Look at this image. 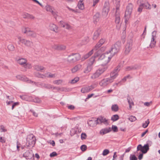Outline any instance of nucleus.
<instances>
[{
	"instance_id": "nucleus-63",
	"label": "nucleus",
	"mask_w": 160,
	"mask_h": 160,
	"mask_svg": "<svg viewBox=\"0 0 160 160\" xmlns=\"http://www.w3.org/2000/svg\"><path fill=\"white\" fill-rule=\"evenodd\" d=\"M67 8H68V10H69V11H72V12H77V11L75 9H72V8H69V7H68V6H67Z\"/></svg>"
},
{
	"instance_id": "nucleus-60",
	"label": "nucleus",
	"mask_w": 160,
	"mask_h": 160,
	"mask_svg": "<svg viewBox=\"0 0 160 160\" xmlns=\"http://www.w3.org/2000/svg\"><path fill=\"white\" fill-rule=\"evenodd\" d=\"M19 104V103L18 102L14 103L12 105V109L13 110L15 107L18 106Z\"/></svg>"
},
{
	"instance_id": "nucleus-12",
	"label": "nucleus",
	"mask_w": 160,
	"mask_h": 160,
	"mask_svg": "<svg viewBox=\"0 0 160 160\" xmlns=\"http://www.w3.org/2000/svg\"><path fill=\"white\" fill-rule=\"evenodd\" d=\"M132 41L131 40L128 42L125 47L124 52L126 54H128L132 48Z\"/></svg>"
},
{
	"instance_id": "nucleus-46",
	"label": "nucleus",
	"mask_w": 160,
	"mask_h": 160,
	"mask_svg": "<svg viewBox=\"0 0 160 160\" xmlns=\"http://www.w3.org/2000/svg\"><path fill=\"white\" fill-rule=\"evenodd\" d=\"M23 82H25L27 83H29V82L30 81V79H29L28 78L26 77L25 76H24V78H23Z\"/></svg>"
},
{
	"instance_id": "nucleus-42",
	"label": "nucleus",
	"mask_w": 160,
	"mask_h": 160,
	"mask_svg": "<svg viewBox=\"0 0 160 160\" xmlns=\"http://www.w3.org/2000/svg\"><path fill=\"white\" fill-rule=\"evenodd\" d=\"M24 77V75H18L16 76V78L17 79L23 81Z\"/></svg>"
},
{
	"instance_id": "nucleus-47",
	"label": "nucleus",
	"mask_w": 160,
	"mask_h": 160,
	"mask_svg": "<svg viewBox=\"0 0 160 160\" xmlns=\"http://www.w3.org/2000/svg\"><path fill=\"white\" fill-rule=\"evenodd\" d=\"M109 152V150L108 149H106L103 150L102 154L103 156H106L108 154Z\"/></svg>"
},
{
	"instance_id": "nucleus-22",
	"label": "nucleus",
	"mask_w": 160,
	"mask_h": 160,
	"mask_svg": "<svg viewBox=\"0 0 160 160\" xmlns=\"http://www.w3.org/2000/svg\"><path fill=\"white\" fill-rule=\"evenodd\" d=\"M100 15L99 13H96L93 17V22L95 24H96L100 19Z\"/></svg>"
},
{
	"instance_id": "nucleus-23",
	"label": "nucleus",
	"mask_w": 160,
	"mask_h": 160,
	"mask_svg": "<svg viewBox=\"0 0 160 160\" xmlns=\"http://www.w3.org/2000/svg\"><path fill=\"white\" fill-rule=\"evenodd\" d=\"M101 33V30L100 29H98L96 31H95L93 37V40H96L97 39L100 34Z\"/></svg>"
},
{
	"instance_id": "nucleus-29",
	"label": "nucleus",
	"mask_w": 160,
	"mask_h": 160,
	"mask_svg": "<svg viewBox=\"0 0 160 160\" xmlns=\"http://www.w3.org/2000/svg\"><path fill=\"white\" fill-rule=\"evenodd\" d=\"M22 44L27 46L31 47L33 45V42L30 41L25 39Z\"/></svg>"
},
{
	"instance_id": "nucleus-64",
	"label": "nucleus",
	"mask_w": 160,
	"mask_h": 160,
	"mask_svg": "<svg viewBox=\"0 0 160 160\" xmlns=\"http://www.w3.org/2000/svg\"><path fill=\"white\" fill-rule=\"evenodd\" d=\"M76 128L78 129V131L79 133L80 132H81V129L79 127V125H77L76 126Z\"/></svg>"
},
{
	"instance_id": "nucleus-1",
	"label": "nucleus",
	"mask_w": 160,
	"mask_h": 160,
	"mask_svg": "<svg viewBox=\"0 0 160 160\" xmlns=\"http://www.w3.org/2000/svg\"><path fill=\"white\" fill-rule=\"evenodd\" d=\"M121 43L120 42H117L111 48V50L109 53H105L102 54L99 59L102 60V62L104 64L108 63L111 60L112 57H110L109 54H111L112 56L117 53L119 51L121 47Z\"/></svg>"
},
{
	"instance_id": "nucleus-40",
	"label": "nucleus",
	"mask_w": 160,
	"mask_h": 160,
	"mask_svg": "<svg viewBox=\"0 0 160 160\" xmlns=\"http://www.w3.org/2000/svg\"><path fill=\"white\" fill-rule=\"evenodd\" d=\"M8 49L10 51H13L15 49L14 46L12 44H9L8 47Z\"/></svg>"
},
{
	"instance_id": "nucleus-28",
	"label": "nucleus",
	"mask_w": 160,
	"mask_h": 160,
	"mask_svg": "<svg viewBox=\"0 0 160 160\" xmlns=\"http://www.w3.org/2000/svg\"><path fill=\"white\" fill-rule=\"evenodd\" d=\"M82 67V65L80 64H78L76 65L75 67L71 69V71L72 73L76 72L80 69Z\"/></svg>"
},
{
	"instance_id": "nucleus-20",
	"label": "nucleus",
	"mask_w": 160,
	"mask_h": 160,
	"mask_svg": "<svg viewBox=\"0 0 160 160\" xmlns=\"http://www.w3.org/2000/svg\"><path fill=\"white\" fill-rule=\"evenodd\" d=\"M98 56V55L97 54V53H95L93 56L92 57L89 59V62L88 64L92 66L93 64L95 62V58L96 57Z\"/></svg>"
},
{
	"instance_id": "nucleus-54",
	"label": "nucleus",
	"mask_w": 160,
	"mask_h": 160,
	"mask_svg": "<svg viewBox=\"0 0 160 160\" xmlns=\"http://www.w3.org/2000/svg\"><path fill=\"white\" fill-rule=\"evenodd\" d=\"M30 82H29L28 83H31L33 85H35L37 86H38V85H40V84H39L38 83L36 82L32 81L31 80H30Z\"/></svg>"
},
{
	"instance_id": "nucleus-33",
	"label": "nucleus",
	"mask_w": 160,
	"mask_h": 160,
	"mask_svg": "<svg viewBox=\"0 0 160 160\" xmlns=\"http://www.w3.org/2000/svg\"><path fill=\"white\" fill-rule=\"evenodd\" d=\"M142 152L144 153H146L149 149V145L148 144L144 145L142 148Z\"/></svg>"
},
{
	"instance_id": "nucleus-8",
	"label": "nucleus",
	"mask_w": 160,
	"mask_h": 160,
	"mask_svg": "<svg viewBox=\"0 0 160 160\" xmlns=\"http://www.w3.org/2000/svg\"><path fill=\"white\" fill-rule=\"evenodd\" d=\"M112 82L111 80L108 78H104L102 79L99 82V84L101 87H105L109 84Z\"/></svg>"
},
{
	"instance_id": "nucleus-4",
	"label": "nucleus",
	"mask_w": 160,
	"mask_h": 160,
	"mask_svg": "<svg viewBox=\"0 0 160 160\" xmlns=\"http://www.w3.org/2000/svg\"><path fill=\"white\" fill-rule=\"evenodd\" d=\"M80 58L81 55L79 53H72L68 56L67 61L69 63L73 64L79 60Z\"/></svg>"
},
{
	"instance_id": "nucleus-56",
	"label": "nucleus",
	"mask_w": 160,
	"mask_h": 160,
	"mask_svg": "<svg viewBox=\"0 0 160 160\" xmlns=\"http://www.w3.org/2000/svg\"><path fill=\"white\" fill-rule=\"evenodd\" d=\"M29 14L27 13H24L22 15V17L24 18H28Z\"/></svg>"
},
{
	"instance_id": "nucleus-52",
	"label": "nucleus",
	"mask_w": 160,
	"mask_h": 160,
	"mask_svg": "<svg viewBox=\"0 0 160 160\" xmlns=\"http://www.w3.org/2000/svg\"><path fill=\"white\" fill-rule=\"evenodd\" d=\"M53 16L55 18L58 16V12L57 11H53L51 12Z\"/></svg>"
},
{
	"instance_id": "nucleus-30",
	"label": "nucleus",
	"mask_w": 160,
	"mask_h": 160,
	"mask_svg": "<svg viewBox=\"0 0 160 160\" xmlns=\"http://www.w3.org/2000/svg\"><path fill=\"white\" fill-rule=\"evenodd\" d=\"M155 36L153 35H152V37L151 39V42L150 45V46L151 48L155 46L156 42L155 41Z\"/></svg>"
},
{
	"instance_id": "nucleus-24",
	"label": "nucleus",
	"mask_w": 160,
	"mask_h": 160,
	"mask_svg": "<svg viewBox=\"0 0 160 160\" xmlns=\"http://www.w3.org/2000/svg\"><path fill=\"white\" fill-rule=\"evenodd\" d=\"M93 53V50H92L88 53L85 54L82 57V58H81L82 60V61H84L87 59L89 57H90Z\"/></svg>"
},
{
	"instance_id": "nucleus-18",
	"label": "nucleus",
	"mask_w": 160,
	"mask_h": 160,
	"mask_svg": "<svg viewBox=\"0 0 160 160\" xmlns=\"http://www.w3.org/2000/svg\"><path fill=\"white\" fill-rule=\"evenodd\" d=\"M61 27L68 30H71L72 29V27L68 23H65L62 21L60 22Z\"/></svg>"
},
{
	"instance_id": "nucleus-34",
	"label": "nucleus",
	"mask_w": 160,
	"mask_h": 160,
	"mask_svg": "<svg viewBox=\"0 0 160 160\" xmlns=\"http://www.w3.org/2000/svg\"><path fill=\"white\" fill-rule=\"evenodd\" d=\"M45 9L47 11L51 13L53 11V8L52 6L47 5L45 7Z\"/></svg>"
},
{
	"instance_id": "nucleus-27",
	"label": "nucleus",
	"mask_w": 160,
	"mask_h": 160,
	"mask_svg": "<svg viewBox=\"0 0 160 160\" xmlns=\"http://www.w3.org/2000/svg\"><path fill=\"white\" fill-rule=\"evenodd\" d=\"M34 69L37 71L42 72V70H45V68L42 66L37 65L34 66Z\"/></svg>"
},
{
	"instance_id": "nucleus-17",
	"label": "nucleus",
	"mask_w": 160,
	"mask_h": 160,
	"mask_svg": "<svg viewBox=\"0 0 160 160\" xmlns=\"http://www.w3.org/2000/svg\"><path fill=\"white\" fill-rule=\"evenodd\" d=\"M52 48L58 50H65L66 48L65 46L61 44H55L52 46Z\"/></svg>"
},
{
	"instance_id": "nucleus-7",
	"label": "nucleus",
	"mask_w": 160,
	"mask_h": 160,
	"mask_svg": "<svg viewBox=\"0 0 160 160\" xmlns=\"http://www.w3.org/2000/svg\"><path fill=\"white\" fill-rule=\"evenodd\" d=\"M120 66H118L114 70L112 71L110 74V77L108 78L111 80V82H113L114 80L118 75V72L120 70Z\"/></svg>"
},
{
	"instance_id": "nucleus-43",
	"label": "nucleus",
	"mask_w": 160,
	"mask_h": 160,
	"mask_svg": "<svg viewBox=\"0 0 160 160\" xmlns=\"http://www.w3.org/2000/svg\"><path fill=\"white\" fill-rule=\"evenodd\" d=\"M128 102L129 104L130 109H131L132 107V106L134 105L133 102L132 100H130L128 98Z\"/></svg>"
},
{
	"instance_id": "nucleus-15",
	"label": "nucleus",
	"mask_w": 160,
	"mask_h": 160,
	"mask_svg": "<svg viewBox=\"0 0 160 160\" xmlns=\"http://www.w3.org/2000/svg\"><path fill=\"white\" fill-rule=\"evenodd\" d=\"M58 27L53 23H50L48 26V29L56 33L58 32Z\"/></svg>"
},
{
	"instance_id": "nucleus-5",
	"label": "nucleus",
	"mask_w": 160,
	"mask_h": 160,
	"mask_svg": "<svg viewBox=\"0 0 160 160\" xmlns=\"http://www.w3.org/2000/svg\"><path fill=\"white\" fill-rule=\"evenodd\" d=\"M17 63L26 69H30L32 68V64L27 62V60L25 58H21L17 60Z\"/></svg>"
},
{
	"instance_id": "nucleus-37",
	"label": "nucleus",
	"mask_w": 160,
	"mask_h": 160,
	"mask_svg": "<svg viewBox=\"0 0 160 160\" xmlns=\"http://www.w3.org/2000/svg\"><path fill=\"white\" fill-rule=\"evenodd\" d=\"M63 82V80L62 79H59L54 80L53 81V83L56 85H59L61 84Z\"/></svg>"
},
{
	"instance_id": "nucleus-45",
	"label": "nucleus",
	"mask_w": 160,
	"mask_h": 160,
	"mask_svg": "<svg viewBox=\"0 0 160 160\" xmlns=\"http://www.w3.org/2000/svg\"><path fill=\"white\" fill-rule=\"evenodd\" d=\"M132 78V77L130 75H128L127 76L124 77L123 78H122V81L123 82H125L127 79H130Z\"/></svg>"
},
{
	"instance_id": "nucleus-49",
	"label": "nucleus",
	"mask_w": 160,
	"mask_h": 160,
	"mask_svg": "<svg viewBox=\"0 0 160 160\" xmlns=\"http://www.w3.org/2000/svg\"><path fill=\"white\" fill-rule=\"evenodd\" d=\"M101 46L98 43L96 44L93 49L92 50H93V51H97L99 48L101 47Z\"/></svg>"
},
{
	"instance_id": "nucleus-58",
	"label": "nucleus",
	"mask_w": 160,
	"mask_h": 160,
	"mask_svg": "<svg viewBox=\"0 0 160 160\" xmlns=\"http://www.w3.org/2000/svg\"><path fill=\"white\" fill-rule=\"evenodd\" d=\"M18 38L19 40V42H21L22 44L25 39L22 38L19 36L18 37Z\"/></svg>"
},
{
	"instance_id": "nucleus-21",
	"label": "nucleus",
	"mask_w": 160,
	"mask_h": 160,
	"mask_svg": "<svg viewBox=\"0 0 160 160\" xmlns=\"http://www.w3.org/2000/svg\"><path fill=\"white\" fill-rule=\"evenodd\" d=\"M115 22L117 24V27L119 28L121 23L119 14H116L115 16Z\"/></svg>"
},
{
	"instance_id": "nucleus-35",
	"label": "nucleus",
	"mask_w": 160,
	"mask_h": 160,
	"mask_svg": "<svg viewBox=\"0 0 160 160\" xmlns=\"http://www.w3.org/2000/svg\"><path fill=\"white\" fill-rule=\"evenodd\" d=\"M79 78L78 77H76L74 79L69 81V82L71 84H74L79 81Z\"/></svg>"
},
{
	"instance_id": "nucleus-19",
	"label": "nucleus",
	"mask_w": 160,
	"mask_h": 160,
	"mask_svg": "<svg viewBox=\"0 0 160 160\" xmlns=\"http://www.w3.org/2000/svg\"><path fill=\"white\" fill-rule=\"evenodd\" d=\"M111 131V128H105L102 129L99 132V133L102 135H103Z\"/></svg>"
},
{
	"instance_id": "nucleus-55",
	"label": "nucleus",
	"mask_w": 160,
	"mask_h": 160,
	"mask_svg": "<svg viewBox=\"0 0 160 160\" xmlns=\"http://www.w3.org/2000/svg\"><path fill=\"white\" fill-rule=\"evenodd\" d=\"M33 101L34 102L38 103H40L41 102V100L38 97L35 98L34 99H33Z\"/></svg>"
},
{
	"instance_id": "nucleus-36",
	"label": "nucleus",
	"mask_w": 160,
	"mask_h": 160,
	"mask_svg": "<svg viewBox=\"0 0 160 160\" xmlns=\"http://www.w3.org/2000/svg\"><path fill=\"white\" fill-rule=\"evenodd\" d=\"M111 109L112 111L117 112L118 110V107L117 105L114 104L112 105L111 107Z\"/></svg>"
},
{
	"instance_id": "nucleus-59",
	"label": "nucleus",
	"mask_w": 160,
	"mask_h": 160,
	"mask_svg": "<svg viewBox=\"0 0 160 160\" xmlns=\"http://www.w3.org/2000/svg\"><path fill=\"white\" fill-rule=\"evenodd\" d=\"M142 148L143 147H142L141 145H139L137 147V151L140 150L142 152L143 150Z\"/></svg>"
},
{
	"instance_id": "nucleus-13",
	"label": "nucleus",
	"mask_w": 160,
	"mask_h": 160,
	"mask_svg": "<svg viewBox=\"0 0 160 160\" xmlns=\"http://www.w3.org/2000/svg\"><path fill=\"white\" fill-rule=\"evenodd\" d=\"M133 7V5L132 4L130 3L128 4L125 12V17H128L130 15L132 12Z\"/></svg>"
},
{
	"instance_id": "nucleus-48",
	"label": "nucleus",
	"mask_w": 160,
	"mask_h": 160,
	"mask_svg": "<svg viewBox=\"0 0 160 160\" xmlns=\"http://www.w3.org/2000/svg\"><path fill=\"white\" fill-rule=\"evenodd\" d=\"M128 119L131 122H133L136 120V118L133 116H131Z\"/></svg>"
},
{
	"instance_id": "nucleus-10",
	"label": "nucleus",
	"mask_w": 160,
	"mask_h": 160,
	"mask_svg": "<svg viewBox=\"0 0 160 160\" xmlns=\"http://www.w3.org/2000/svg\"><path fill=\"white\" fill-rule=\"evenodd\" d=\"M23 32L24 33H26L28 36L33 38H35L37 37L36 33L30 30L28 28H25L23 30Z\"/></svg>"
},
{
	"instance_id": "nucleus-41",
	"label": "nucleus",
	"mask_w": 160,
	"mask_h": 160,
	"mask_svg": "<svg viewBox=\"0 0 160 160\" xmlns=\"http://www.w3.org/2000/svg\"><path fill=\"white\" fill-rule=\"evenodd\" d=\"M149 123V119H148L144 123H143L142 125V126L144 128H147L148 124Z\"/></svg>"
},
{
	"instance_id": "nucleus-32",
	"label": "nucleus",
	"mask_w": 160,
	"mask_h": 160,
	"mask_svg": "<svg viewBox=\"0 0 160 160\" xmlns=\"http://www.w3.org/2000/svg\"><path fill=\"white\" fill-rule=\"evenodd\" d=\"M55 76V74H52L49 72H48L45 73V78H54Z\"/></svg>"
},
{
	"instance_id": "nucleus-11",
	"label": "nucleus",
	"mask_w": 160,
	"mask_h": 160,
	"mask_svg": "<svg viewBox=\"0 0 160 160\" xmlns=\"http://www.w3.org/2000/svg\"><path fill=\"white\" fill-rule=\"evenodd\" d=\"M95 87V85H93L84 87L81 89V91L82 93H87L93 89Z\"/></svg>"
},
{
	"instance_id": "nucleus-6",
	"label": "nucleus",
	"mask_w": 160,
	"mask_h": 160,
	"mask_svg": "<svg viewBox=\"0 0 160 160\" xmlns=\"http://www.w3.org/2000/svg\"><path fill=\"white\" fill-rule=\"evenodd\" d=\"M109 11V3L108 2H105L102 12V15L104 18L107 17Z\"/></svg>"
},
{
	"instance_id": "nucleus-61",
	"label": "nucleus",
	"mask_w": 160,
	"mask_h": 160,
	"mask_svg": "<svg viewBox=\"0 0 160 160\" xmlns=\"http://www.w3.org/2000/svg\"><path fill=\"white\" fill-rule=\"evenodd\" d=\"M93 1V4L92 6L94 7L98 3L99 1L100 0H92Z\"/></svg>"
},
{
	"instance_id": "nucleus-57",
	"label": "nucleus",
	"mask_w": 160,
	"mask_h": 160,
	"mask_svg": "<svg viewBox=\"0 0 160 160\" xmlns=\"http://www.w3.org/2000/svg\"><path fill=\"white\" fill-rule=\"evenodd\" d=\"M130 160H137V158L135 155H131L130 157Z\"/></svg>"
},
{
	"instance_id": "nucleus-50",
	"label": "nucleus",
	"mask_w": 160,
	"mask_h": 160,
	"mask_svg": "<svg viewBox=\"0 0 160 160\" xmlns=\"http://www.w3.org/2000/svg\"><path fill=\"white\" fill-rule=\"evenodd\" d=\"M80 148L82 151L84 152L86 150L87 147L86 145H83L81 146Z\"/></svg>"
},
{
	"instance_id": "nucleus-9",
	"label": "nucleus",
	"mask_w": 160,
	"mask_h": 160,
	"mask_svg": "<svg viewBox=\"0 0 160 160\" xmlns=\"http://www.w3.org/2000/svg\"><path fill=\"white\" fill-rule=\"evenodd\" d=\"M40 85L42 87L49 89H56L58 91L61 90V88L58 87L53 86L52 85L48 83H41Z\"/></svg>"
},
{
	"instance_id": "nucleus-14",
	"label": "nucleus",
	"mask_w": 160,
	"mask_h": 160,
	"mask_svg": "<svg viewBox=\"0 0 160 160\" xmlns=\"http://www.w3.org/2000/svg\"><path fill=\"white\" fill-rule=\"evenodd\" d=\"M33 154L32 150H28L23 154V156L27 159H31L33 157Z\"/></svg>"
},
{
	"instance_id": "nucleus-25",
	"label": "nucleus",
	"mask_w": 160,
	"mask_h": 160,
	"mask_svg": "<svg viewBox=\"0 0 160 160\" xmlns=\"http://www.w3.org/2000/svg\"><path fill=\"white\" fill-rule=\"evenodd\" d=\"M32 139L30 140V141L27 140V144L28 142L29 146L33 147L35 143V139L34 136H32Z\"/></svg>"
},
{
	"instance_id": "nucleus-2",
	"label": "nucleus",
	"mask_w": 160,
	"mask_h": 160,
	"mask_svg": "<svg viewBox=\"0 0 160 160\" xmlns=\"http://www.w3.org/2000/svg\"><path fill=\"white\" fill-rule=\"evenodd\" d=\"M107 69L106 66H103L99 67L95 72L93 73L91 76V78L95 80L98 78Z\"/></svg>"
},
{
	"instance_id": "nucleus-16",
	"label": "nucleus",
	"mask_w": 160,
	"mask_h": 160,
	"mask_svg": "<svg viewBox=\"0 0 160 160\" xmlns=\"http://www.w3.org/2000/svg\"><path fill=\"white\" fill-rule=\"evenodd\" d=\"M96 121L97 124H101L102 123H103L104 124L108 123V120L103 117L102 116L99 117Z\"/></svg>"
},
{
	"instance_id": "nucleus-3",
	"label": "nucleus",
	"mask_w": 160,
	"mask_h": 160,
	"mask_svg": "<svg viewBox=\"0 0 160 160\" xmlns=\"http://www.w3.org/2000/svg\"><path fill=\"white\" fill-rule=\"evenodd\" d=\"M137 4L139 5L138 8V11L141 12L142 11L143 8L146 9H151V6L148 3L147 0H138Z\"/></svg>"
},
{
	"instance_id": "nucleus-31",
	"label": "nucleus",
	"mask_w": 160,
	"mask_h": 160,
	"mask_svg": "<svg viewBox=\"0 0 160 160\" xmlns=\"http://www.w3.org/2000/svg\"><path fill=\"white\" fill-rule=\"evenodd\" d=\"M92 68V66L88 64L87 67L84 71V72L85 73H88L91 71Z\"/></svg>"
},
{
	"instance_id": "nucleus-62",
	"label": "nucleus",
	"mask_w": 160,
	"mask_h": 160,
	"mask_svg": "<svg viewBox=\"0 0 160 160\" xmlns=\"http://www.w3.org/2000/svg\"><path fill=\"white\" fill-rule=\"evenodd\" d=\"M135 69V68L133 67H128L126 68V70H130Z\"/></svg>"
},
{
	"instance_id": "nucleus-39",
	"label": "nucleus",
	"mask_w": 160,
	"mask_h": 160,
	"mask_svg": "<svg viewBox=\"0 0 160 160\" xmlns=\"http://www.w3.org/2000/svg\"><path fill=\"white\" fill-rule=\"evenodd\" d=\"M35 75L36 76L38 77V78H45V74H42L39 72H38L35 74Z\"/></svg>"
},
{
	"instance_id": "nucleus-44",
	"label": "nucleus",
	"mask_w": 160,
	"mask_h": 160,
	"mask_svg": "<svg viewBox=\"0 0 160 160\" xmlns=\"http://www.w3.org/2000/svg\"><path fill=\"white\" fill-rule=\"evenodd\" d=\"M105 39L102 38L100 39L98 43L101 46H102V45L105 42Z\"/></svg>"
},
{
	"instance_id": "nucleus-26",
	"label": "nucleus",
	"mask_w": 160,
	"mask_h": 160,
	"mask_svg": "<svg viewBox=\"0 0 160 160\" xmlns=\"http://www.w3.org/2000/svg\"><path fill=\"white\" fill-rule=\"evenodd\" d=\"M84 0H79L78 4V7L80 10H82L84 9Z\"/></svg>"
},
{
	"instance_id": "nucleus-38",
	"label": "nucleus",
	"mask_w": 160,
	"mask_h": 160,
	"mask_svg": "<svg viewBox=\"0 0 160 160\" xmlns=\"http://www.w3.org/2000/svg\"><path fill=\"white\" fill-rule=\"evenodd\" d=\"M119 118V117L118 115H114L112 116L111 118V120L113 121H115L117 120Z\"/></svg>"
},
{
	"instance_id": "nucleus-51",
	"label": "nucleus",
	"mask_w": 160,
	"mask_h": 160,
	"mask_svg": "<svg viewBox=\"0 0 160 160\" xmlns=\"http://www.w3.org/2000/svg\"><path fill=\"white\" fill-rule=\"evenodd\" d=\"M112 128L114 132H117L118 131V128L116 126L112 125Z\"/></svg>"
},
{
	"instance_id": "nucleus-53",
	"label": "nucleus",
	"mask_w": 160,
	"mask_h": 160,
	"mask_svg": "<svg viewBox=\"0 0 160 160\" xmlns=\"http://www.w3.org/2000/svg\"><path fill=\"white\" fill-rule=\"evenodd\" d=\"M87 135L85 133H82L81 135V138L82 140L85 139L86 138Z\"/></svg>"
}]
</instances>
